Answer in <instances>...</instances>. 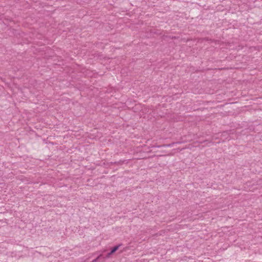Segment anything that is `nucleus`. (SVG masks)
<instances>
[{"mask_svg": "<svg viewBox=\"0 0 262 262\" xmlns=\"http://www.w3.org/2000/svg\"><path fill=\"white\" fill-rule=\"evenodd\" d=\"M119 246H120L119 245V246H117L114 247L112 249V250H111V252H110V253H109L108 254L107 256H108V257H110V255H111V254H113V253H114L115 252H116V251L118 249V248H119Z\"/></svg>", "mask_w": 262, "mask_h": 262, "instance_id": "nucleus-1", "label": "nucleus"}]
</instances>
